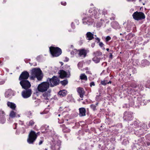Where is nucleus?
<instances>
[{"mask_svg": "<svg viewBox=\"0 0 150 150\" xmlns=\"http://www.w3.org/2000/svg\"><path fill=\"white\" fill-rule=\"evenodd\" d=\"M59 116H60V115H59Z\"/></svg>", "mask_w": 150, "mask_h": 150, "instance_id": "nucleus-31", "label": "nucleus"}, {"mask_svg": "<svg viewBox=\"0 0 150 150\" xmlns=\"http://www.w3.org/2000/svg\"><path fill=\"white\" fill-rule=\"evenodd\" d=\"M20 83L22 87L25 89H27L31 86L30 83L27 80H23L20 82Z\"/></svg>", "mask_w": 150, "mask_h": 150, "instance_id": "nucleus-6", "label": "nucleus"}, {"mask_svg": "<svg viewBox=\"0 0 150 150\" xmlns=\"http://www.w3.org/2000/svg\"><path fill=\"white\" fill-rule=\"evenodd\" d=\"M7 105L8 107L13 109H15L16 107L15 104L11 102H8L7 103Z\"/></svg>", "mask_w": 150, "mask_h": 150, "instance_id": "nucleus-13", "label": "nucleus"}, {"mask_svg": "<svg viewBox=\"0 0 150 150\" xmlns=\"http://www.w3.org/2000/svg\"><path fill=\"white\" fill-rule=\"evenodd\" d=\"M92 85H94V82H92L91 83L90 86H91Z\"/></svg>", "mask_w": 150, "mask_h": 150, "instance_id": "nucleus-23", "label": "nucleus"}, {"mask_svg": "<svg viewBox=\"0 0 150 150\" xmlns=\"http://www.w3.org/2000/svg\"><path fill=\"white\" fill-rule=\"evenodd\" d=\"M51 86H53L58 84L59 81L58 80L57 78L54 76L50 80Z\"/></svg>", "mask_w": 150, "mask_h": 150, "instance_id": "nucleus-7", "label": "nucleus"}, {"mask_svg": "<svg viewBox=\"0 0 150 150\" xmlns=\"http://www.w3.org/2000/svg\"><path fill=\"white\" fill-rule=\"evenodd\" d=\"M96 40H98V42H100V39H99V38H96Z\"/></svg>", "mask_w": 150, "mask_h": 150, "instance_id": "nucleus-24", "label": "nucleus"}, {"mask_svg": "<svg viewBox=\"0 0 150 150\" xmlns=\"http://www.w3.org/2000/svg\"><path fill=\"white\" fill-rule=\"evenodd\" d=\"M101 84L103 85H105L106 84V83H105V81H102L101 82Z\"/></svg>", "mask_w": 150, "mask_h": 150, "instance_id": "nucleus-20", "label": "nucleus"}, {"mask_svg": "<svg viewBox=\"0 0 150 150\" xmlns=\"http://www.w3.org/2000/svg\"><path fill=\"white\" fill-rule=\"evenodd\" d=\"M29 76L28 73L27 71L23 72L22 73L19 77V80L22 79H27Z\"/></svg>", "mask_w": 150, "mask_h": 150, "instance_id": "nucleus-9", "label": "nucleus"}, {"mask_svg": "<svg viewBox=\"0 0 150 150\" xmlns=\"http://www.w3.org/2000/svg\"><path fill=\"white\" fill-rule=\"evenodd\" d=\"M103 43L102 42H100L99 43V45L101 46V47H102L103 45Z\"/></svg>", "mask_w": 150, "mask_h": 150, "instance_id": "nucleus-22", "label": "nucleus"}, {"mask_svg": "<svg viewBox=\"0 0 150 150\" xmlns=\"http://www.w3.org/2000/svg\"><path fill=\"white\" fill-rule=\"evenodd\" d=\"M78 92L80 94V97L81 98H83L84 93L83 88H79L78 89Z\"/></svg>", "mask_w": 150, "mask_h": 150, "instance_id": "nucleus-12", "label": "nucleus"}, {"mask_svg": "<svg viewBox=\"0 0 150 150\" xmlns=\"http://www.w3.org/2000/svg\"><path fill=\"white\" fill-rule=\"evenodd\" d=\"M95 58L93 59V60H94V61H95Z\"/></svg>", "mask_w": 150, "mask_h": 150, "instance_id": "nucleus-29", "label": "nucleus"}, {"mask_svg": "<svg viewBox=\"0 0 150 150\" xmlns=\"http://www.w3.org/2000/svg\"><path fill=\"white\" fill-rule=\"evenodd\" d=\"M37 137V135L35 132L31 131L29 134L28 138L27 139L28 142L29 143H33Z\"/></svg>", "mask_w": 150, "mask_h": 150, "instance_id": "nucleus-4", "label": "nucleus"}, {"mask_svg": "<svg viewBox=\"0 0 150 150\" xmlns=\"http://www.w3.org/2000/svg\"><path fill=\"white\" fill-rule=\"evenodd\" d=\"M49 86L50 84L48 82H44L38 85L37 89L39 91L43 93L47 91Z\"/></svg>", "mask_w": 150, "mask_h": 150, "instance_id": "nucleus-2", "label": "nucleus"}, {"mask_svg": "<svg viewBox=\"0 0 150 150\" xmlns=\"http://www.w3.org/2000/svg\"><path fill=\"white\" fill-rule=\"evenodd\" d=\"M106 50L107 51H108L109 50V49L108 48H107Z\"/></svg>", "mask_w": 150, "mask_h": 150, "instance_id": "nucleus-27", "label": "nucleus"}, {"mask_svg": "<svg viewBox=\"0 0 150 150\" xmlns=\"http://www.w3.org/2000/svg\"><path fill=\"white\" fill-rule=\"evenodd\" d=\"M111 83V81H109V82L108 83Z\"/></svg>", "mask_w": 150, "mask_h": 150, "instance_id": "nucleus-28", "label": "nucleus"}, {"mask_svg": "<svg viewBox=\"0 0 150 150\" xmlns=\"http://www.w3.org/2000/svg\"><path fill=\"white\" fill-rule=\"evenodd\" d=\"M99 60H98V61L97 62H99Z\"/></svg>", "mask_w": 150, "mask_h": 150, "instance_id": "nucleus-30", "label": "nucleus"}, {"mask_svg": "<svg viewBox=\"0 0 150 150\" xmlns=\"http://www.w3.org/2000/svg\"><path fill=\"white\" fill-rule=\"evenodd\" d=\"M59 74L60 75V77L62 78L66 77L67 75L66 72L64 70H60Z\"/></svg>", "mask_w": 150, "mask_h": 150, "instance_id": "nucleus-11", "label": "nucleus"}, {"mask_svg": "<svg viewBox=\"0 0 150 150\" xmlns=\"http://www.w3.org/2000/svg\"><path fill=\"white\" fill-rule=\"evenodd\" d=\"M112 55L111 54L110 55V57L111 58H112Z\"/></svg>", "mask_w": 150, "mask_h": 150, "instance_id": "nucleus-26", "label": "nucleus"}, {"mask_svg": "<svg viewBox=\"0 0 150 150\" xmlns=\"http://www.w3.org/2000/svg\"><path fill=\"white\" fill-rule=\"evenodd\" d=\"M61 83L62 85H65L67 84L68 83L67 81V80H64L63 81H62Z\"/></svg>", "mask_w": 150, "mask_h": 150, "instance_id": "nucleus-19", "label": "nucleus"}, {"mask_svg": "<svg viewBox=\"0 0 150 150\" xmlns=\"http://www.w3.org/2000/svg\"><path fill=\"white\" fill-rule=\"evenodd\" d=\"M50 49L51 53L53 57H57L62 53L61 49L58 47H51Z\"/></svg>", "mask_w": 150, "mask_h": 150, "instance_id": "nucleus-3", "label": "nucleus"}, {"mask_svg": "<svg viewBox=\"0 0 150 150\" xmlns=\"http://www.w3.org/2000/svg\"><path fill=\"white\" fill-rule=\"evenodd\" d=\"M79 110V115L81 116H84L86 115V110L84 108H80Z\"/></svg>", "mask_w": 150, "mask_h": 150, "instance_id": "nucleus-10", "label": "nucleus"}, {"mask_svg": "<svg viewBox=\"0 0 150 150\" xmlns=\"http://www.w3.org/2000/svg\"><path fill=\"white\" fill-rule=\"evenodd\" d=\"M42 141H40V142L39 143V144H41L42 143Z\"/></svg>", "mask_w": 150, "mask_h": 150, "instance_id": "nucleus-25", "label": "nucleus"}, {"mask_svg": "<svg viewBox=\"0 0 150 150\" xmlns=\"http://www.w3.org/2000/svg\"><path fill=\"white\" fill-rule=\"evenodd\" d=\"M16 113L13 111H12L11 112L10 114V116L11 117H14L15 116Z\"/></svg>", "mask_w": 150, "mask_h": 150, "instance_id": "nucleus-18", "label": "nucleus"}, {"mask_svg": "<svg viewBox=\"0 0 150 150\" xmlns=\"http://www.w3.org/2000/svg\"><path fill=\"white\" fill-rule=\"evenodd\" d=\"M110 38L109 36H108L106 38V40L107 41H108L110 40Z\"/></svg>", "mask_w": 150, "mask_h": 150, "instance_id": "nucleus-21", "label": "nucleus"}, {"mask_svg": "<svg viewBox=\"0 0 150 150\" xmlns=\"http://www.w3.org/2000/svg\"><path fill=\"white\" fill-rule=\"evenodd\" d=\"M80 78L81 79H84L85 80H87V77L84 74H82L80 76Z\"/></svg>", "mask_w": 150, "mask_h": 150, "instance_id": "nucleus-16", "label": "nucleus"}, {"mask_svg": "<svg viewBox=\"0 0 150 150\" xmlns=\"http://www.w3.org/2000/svg\"><path fill=\"white\" fill-rule=\"evenodd\" d=\"M86 35H87V38H88V40H91L93 38V35L90 32L87 33Z\"/></svg>", "mask_w": 150, "mask_h": 150, "instance_id": "nucleus-15", "label": "nucleus"}, {"mask_svg": "<svg viewBox=\"0 0 150 150\" xmlns=\"http://www.w3.org/2000/svg\"><path fill=\"white\" fill-rule=\"evenodd\" d=\"M133 18L136 20H140L145 18V15L143 13L137 12H135L133 14Z\"/></svg>", "mask_w": 150, "mask_h": 150, "instance_id": "nucleus-5", "label": "nucleus"}, {"mask_svg": "<svg viewBox=\"0 0 150 150\" xmlns=\"http://www.w3.org/2000/svg\"><path fill=\"white\" fill-rule=\"evenodd\" d=\"M32 74L33 76L31 77V79H33L36 77L38 80H41L42 78V71L40 69L34 68L32 71Z\"/></svg>", "mask_w": 150, "mask_h": 150, "instance_id": "nucleus-1", "label": "nucleus"}, {"mask_svg": "<svg viewBox=\"0 0 150 150\" xmlns=\"http://www.w3.org/2000/svg\"><path fill=\"white\" fill-rule=\"evenodd\" d=\"M59 94L60 96H64L66 95L65 93L63 91H61L59 92Z\"/></svg>", "mask_w": 150, "mask_h": 150, "instance_id": "nucleus-17", "label": "nucleus"}, {"mask_svg": "<svg viewBox=\"0 0 150 150\" xmlns=\"http://www.w3.org/2000/svg\"><path fill=\"white\" fill-rule=\"evenodd\" d=\"M31 94V90L29 89L22 92V95L24 98H27L30 97Z\"/></svg>", "mask_w": 150, "mask_h": 150, "instance_id": "nucleus-8", "label": "nucleus"}, {"mask_svg": "<svg viewBox=\"0 0 150 150\" xmlns=\"http://www.w3.org/2000/svg\"><path fill=\"white\" fill-rule=\"evenodd\" d=\"M79 54L80 55H83L84 57H85L86 55V52L84 49H82L79 50Z\"/></svg>", "mask_w": 150, "mask_h": 150, "instance_id": "nucleus-14", "label": "nucleus"}]
</instances>
